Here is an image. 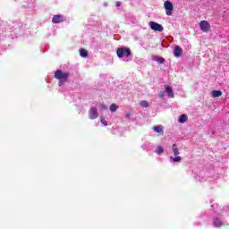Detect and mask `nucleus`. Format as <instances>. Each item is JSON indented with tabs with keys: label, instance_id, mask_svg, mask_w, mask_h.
Wrapping results in <instances>:
<instances>
[{
	"label": "nucleus",
	"instance_id": "1",
	"mask_svg": "<svg viewBox=\"0 0 229 229\" xmlns=\"http://www.w3.org/2000/svg\"><path fill=\"white\" fill-rule=\"evenodd\" d=\"M116 54L118 58H123V56H126L128 58V56L131 55V50L126 47H120L116 50Z\"/></svg>",
	"mask_w": 229,
	"mask_h": 229
},
{
	"label": "nucleus",
	"instance_id": "2",
	"mask_svg": "<svg viewBox=\"0 0 229 229\" xmlns=\"http://www.w3.org/2000/svg\"><path fill=\"white\" fill-rule=\"evenodd\" d=\"M55 80H60L61 81H67L69 79V73L62 72V70H57L55 72Z\"/></svg>",
	"mask_w": 229,
	"mask_h": 229
},
{
	"label": "nucleus",
	"instance_id": "3",
	"mask_svg": "<svg viewBox=\"0 0 229 229\" xmlns=\"http://www.w3.org/2000/svg\"><path fill=\"white\" fill-rule=\"evenodd\" d=\"M164 7H165L166 15L168 16L173 15V11L174 10V6H173V3L171 1L169 0L165 1L164 3Z\"/></svg>",
	"mask_w": 229,
	"mask_h": 229
},
{
	"label": "nucleus",
	"instance_id": "4",
	"mask_svg": "<svg viewBox=\"0 0 229 229\" xmlns=\"http://www.w3.org/2000/svg\"><path fill=\"white\" fill-rule=\"evenodd\" d=\"M148 26L154 30V31H159L162 32L164 31V27L157 22L155 21H149Z\"/></svg>",
	"mask_w": 229,
	"mask_h": 229
},
{
	"label": "nucleus",
	"instance_id": "5",
	"mask_svg": "<svg viewBox=\"0 0 229 229\" xmlns=\"http://www.w3.org/2000/svg\"><path fill=\"white\" fill-rule=\"evenodd\" d=\"M199 28L203 33H208L210 31V23L208 21L203 20L199 23Z\"/></svg>",
	"mask_w": 229,
	"mask_h": 229
},
{
	"label": "nucleus",
	"instance_id": "6",
	"mask_svg": "<svg viewBox=\"0 0 229 229\" xmlns=\"http://www.w3.org/2000/svg\"><path fill=\"white\" fill-rule=\"evenodd\" d=\"M89 119L94 120V119H98V117H99V114L98 113V108L96 107H91L89 109Z\"/></svg>",
	"mask_w": 229,
	"mask_h": 229
},
{
	"label": "nucleus",
	"instance_id": "7",
	"mask_svg": "<svg viewBox=\"0 0 229 229\" xmlns=\"http://www.w3.org/2000/svg\"><path fill=\"white\" fill-rule=\"evenodd\" d=\"M65 21V18L62 14L54 15L52 19L53 24H60V22H64Z\"/></svg>",
	"mask_w": 229,
	"mask_h": 229
},
{
	"label": "nucleus",
	"instance_id": "8",
	"mask_svg": "<svg viewBox=\"0 0 229 229\" xmlns=\"http://www.w3.org/2000/svg\"><path fill=\"white\" fill-rule=\"evenodd\" d=\"M183 53V49H182V47H180V46H175L174 49V56H176L177 58L182 56Z\"/></svg>",
	"mask_w": 229,
	"mask_h": 229
},
{
	"label": "nucleus",
	"instance_id": "9",
	"mask_svg": "<svg viewBox=\"0 0 229 229\" xmlns=\"http://www.w3.org/2000/svg\"><path fill=\"white\" fill-rule=\"evenodd\" d=\"M213 225L215 228H221L223 226V221H221L219 218H215L213 220Z\"/></svg>",
	"mask_w": 229,
	"mask_h": 229
},
{
	"label": "nucleus",
	"instance_id": "10",
	"mask_svg": "<svg viewBox=\"0 0 229 229\" xmlns=\"http://www.w3.org/2000/svg\"><path fill=\"white\" fill-rule=\"evenodd\" d=\"M165 92L169 96V98H174V92H173V89L169 85H165Z\"/></svg>",
	"mask_w": 229,
	"mask_h": 229
},
{
	"label": "nucleus",
	"instance_id": "11",
	"mask_svg": "<svg viewBox=\"0 0 229 229\" xmlns=\"http://www.w3.org/2000/svg\"><path fill=\"white\" fill-rule=\"evenodd\" d=\"M153 130L156 133H161V135H164V128H162V125L154 126Z\"/></svg>",
	"mask_w": 229,
	"mask_h": 229
},
{
	"label": "nucleus",
	"instance_id": "12",
	"mask_svg": "<svg viewBox=\"0 0 229 229\" xmlns=\"http://www.w3.org/2000/svg\"><path fill=\"white\" fill-rule=\"evenodd\" d=\"M211 96H212V98H221V96H223V91H221V90H213L211 92Z\"/></svg>",
	"mask_w": 229,
	"mask_h": 229
},
{
	"label": "nucleus",
	"instance_id": "13",
	"mask_svg": "<svg viewBox=\"0 0 229 229\" xmlns=\"http://www.w3.org/2000/svg\"><path fill=\"white\" fill-rule=\"evenodd\" d=\"M188 119H189V117L187 116V114H182L179 117L178 123H180V124H183V123H187Z\"/></svg>",
	"mask_w": 229,
	"mask_h": 229
},
{
	"label": "nucleus",
	"instance_id": "14",
	"mask_svg": "<svg viewBox=\"0 0 229 229\" xmlns=\"http://www.w3.org/2000/svg\"><path fill=\"white\" fill-rule=\"evenodd\" d=\"M172 150L174 157H178V155H180V150L178 149V147L176 146V144H173Z\"/></svg>",
	"mask_w": 229,
	"mask_h": 229
},
{
	"label": "nucleus",
	"instance_id": "15",
	"mask_svg": "<svg viewBox=\"0 0 229 229\" xmlns=\"http://www.w3.org/2000/svg\"><path fill=\"white\" fill-rule=\"evenodd\" d=\"M80 55L82 58H87V56H89V52L85 48H81Z\"/></svg>",
	"mask_w": 229,
	"mask_h": 229
},
{
	"label": "nucleus",
	"instance_id": "16",
	"mask_svg": "<svg viewBox=\"0 0 229 229\" xmlns=\"http://www.w3.org/2000/svg\"><path fill=\"white\" fill-rule=\"evenodd\" d=\"M109 108H110V112H112V113L117 112V110L119 109V106H117L115 104H111Z\"/></svg>",
	"mask_w": 229,
	"mask_h": 229
},
{
	"label": "nucleus",
	"instance_id": "17",
	"mask_svg": "<svg viewBox=\"0 0 229 229\" xmlns=\"http://www.w3.org/2000/svg\"><path fill=\"white\" fill-rule=\"evenodd\" d=\"M153 60H155V62H157V64H164L165 62L163 57H158V56H154Z\"/></svg>",
	"mask_w": 229,
	"mask_h": 229
},
{
	"label": "nucleus",
	"instance_id": "18",
	"mask_svg": "<svg viewBox=\"0 0 229 229\" xmlns=\"http://www.w3.org/2000/svg\"><path fill=\"white\" fill-rule=\"evenodd\" d=\"M140 106H142V108H148L149 106V103L146 100H142L140 103Z\"/></svg>",
	"mask_w": 229,
	"mask_h": 229
},
{
	"label": "nucleus",
	"instance_id": "19",
	"mask_svg": "<svg viewBox=\"0 0 229 229\" xmlns=\"http://www.w3.org/2000/svg\"><path fill=\"white\" fill-rule=\"evenodd\" d=\"M173 162H182V157L176 156L175 157H171Z\"/></svg>",
	"mask_w": 229,
	"mask_h": 229
},
{
	"label": "nucleus",
	"instance_id": "20",
	"mask_svg": "<svg viewBox=\"0 0 229 229\" xmlns=\"http://www.w3.org/2000/svg\"><path fill=\"white\" fill-rule=\"evenodd\" d=\"M156 153H157L158 155H160V153H164V148L158 146L156 149Z\"/></svg>",
	"mask_w": 229,
	"mask_h": 229
},
{
	"label": "nucleus",
	"instance_id": "21",
	"mask_svg": "<svg viewBox=\"0 0 229 229\" xmlns=\"http://www.w3.org/2000/svg\"><path fill=\"white\" fill-rule=\"evenodd\" d=\"M100 123H101L102 124H104V126H108V123H107L106 121H105V119H101V120H100Z\"/></svg>",
	"mask_w": 229,
	"mask_h": 229
},
{
	"label": "nucleus",
	"instance_id": "22",
	"mask_svg": "<svg viewBox=\"0 0 229 229\" xmlns=\"http://www.w3.org/2000/svg\"><path fill=\"white\" fill-rule=\"evenodd\" d=\"M121 4H122L121 2H116V3H115V5H116L117 7L121 6Z\"/></svg>",
	"mask_w": 229,
	"mask_h": 229
},
{
	"label": "nucleus",
	"instance_id": "23",
	"mask_svg": "<svg viewBox=\"0 0 229 229\" xmlns=\"http://www.w3.org/2000/svg\"><path fill=\"white\" fill-rule=\"evenodd\" d=\"M125 117H127V119H130V114H127Z\"/></svg>",
	"mask_w": 229,
	"mask_h": 229
},
{
	"label": "nucleus",
	"instance_id": "24",
	"mask_svg": "<svg viewBox=\"0 0 229 229\" xmlns=\"http://www.w3.org/2000/svg\"><path fill=\"white\" fill-rule=\"evenodd\" d=\"M160 98H164V95H161Z\"/></svg>",
	"mask_w": 229,
	"mask_h": 229
}]
</instances>
